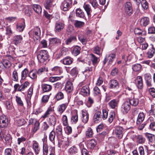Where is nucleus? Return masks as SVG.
<instances>
[{
	"mask_svg": "<svg viewBox=\"0 0 155 155\" xmlns=\"http://www.w3.org/2000/svg\"><path fill=\"white\" fill-rule=\"evenodd\" d=\"M151 48L150 49L147 53V57L149 58H152L155 53V49L154 48L153 45L151 44Z\"/></svg>",
	"mask_w": 155,
	"mask_h": 155,
	"instance_id": "nucleus-30",
	"label": "nucleus"
},
{
	"mask_svg": "<svg viewBox=\"0 0 155 155\" xmlns=\"http://www.w3.org/2000/svg\"><path fill=\"white\" fill-rule=\"evenodd\" d=\"M76 15L77 17L84 18L85 17L84 13L83 11L80 8H77L76 10Z\"/></svg>",
	"mask_w": 155,
	"mask_h": 155,
	"instance_id": "nucleus-23",
	"label": "nucleus"
},
{
	"mask_svg": "<svg viewBox=\"0 0 155 155\" xmlns=\"http://www.w3.org/2000/svg\"><path fill=\"white\" fill-rule=\"evenodd\" d=\"M54 0H47L45 4V8L47 9H50L53 5V2Z\"/></svg>",
	"mask_w": 155,
	"mask_h": 155,
	"instance_id": "nucleus-38",
	"label": "nucleus"
},
{
	"mask_svg": "<svg viewBox=\"0 0 155 155\" xmlns=\"http://www.w3.org/2000/svg\"><path fill=\"white\" fill-rule=\"evenodd\" d=\"M71 0H64L61 4V9L64 11H67L71 8L72 5Z\"/></svg>",
	"mask_w": 155,
	"mask_h": 155,
	"instance_id": "nucleus-2",
	"label": "nucleus"
},
{
	"mask_svg": "<svg viewBox=\"0 0 155 155\" xmlns=\"http://www.w3.org/2000/svg\"><path fill=\"white\" fill-rule=\"evenodd\" d=\"M83 7L86 12L87 15L88 16L90 15L92 11L90 5L89 4L84 3Z\"/></svg>",
	"mask_w": 155,
	"mask_h": 155,
	"instance_id": "nucleus-34",
	"label": "nucleus"
},
{
	"mask_svg": "<svg viewBox=\"0 0 155 155\" xmlns=\"http://www.w3.org/2000/svg\"><path fill=\"white\" fill-rule=\"evenodd\" d=\"M135 83L138 89H142L143 87V81L140 76H137L135 80Z\"/></svg>",
	"mask_w": 155,
	"mask_h": 155,
	"instance_id": "nucleus-8",
	"label": "nucleus"
},
{
	"mask_svg": "<svg viewBox=\"0 0 155 155\" xmlns=\"http://www.w3.org/2000/svg\"><path fill=\"white\" fill-rule=\"evenodd\" d=\"M49 41L51 45L60 44L61 42V40L57 38H51L49 39Z\"/></svg>",
	"mask_w": 155,
	"mask_h": 155,
	"instance_id": "nucleus-37",
	"label": "nucleus"
},
{
	"mask_svg": "<svg viewBox=\"0 0 155 155\" xmlns=\"http://www.w3.org/2000/svg\"><path fill=\"white\" fill-rule=\"evenodd\" d=\"M33 88L32 87H30L28 89V100H30L33 94Z\"/></svg>",
	"mask_w": 155,
	"mask_h": 155,
	"instance_id": "nucleus-64",
	"label": "nucleus"
},
{
	"mask_svg": "<svg viewBox=\"0 0 155 155\" xmlns=\"http://www.w3.org/2000/svg\"><path fill=\"white\" fill-rule=\"evenodd\" d=\"M90 59L94 65L98 63V58L92 54H90Z\"/></svg>",
	"mask_w": 155,
	"mask_h": 155,
	"instance_id": "nucleus-40",
	"label": "nucleus"
},
{
	"mask_svg": "<svg viewBox=\"0 0 155 155\" xmlns=\"http://www.w3.org/2000/svg\"><path fill=\"white\" fill-rule=\"evenodd\" d=\"M29 83L28 81H25L24 83L20 85V87L18 88V91H24L29 85Z\"/></svg>",
	"mask_w": 155,
	"mask_h": 155,
	"instance_id": "nucleus-35",
	"label": "nucleus"
},
{
	"mask_svg": "<svg viewBox=\"0 0 155 155\" xmlns=\"http://www.w3.org/2000/svg\"><path fill=\"white\" fill-rule=\"evenodd\" d=\"M0 138L2 139L4 138L5 140L7 143H11L12 142V138L11 135L8 134L5 135L4 131H2L0 133Z\"/></svg>",
	"mask_w": 155,
	"mask_h": 155,
	"instance_id": "nucleus-6",
	"label": "nucleus"
},
{
	"mask_svg": "<svg viewBox=\"0 0 155 155\" xmlns=\"http://www.w3.org/2000/svg\"><path fill=\"white\" fill-rule=\"evenodd\" d=\"M16 101L18 105L21 106H23V103L20 97L18 96H15Z\"/></svg>",
	"mask_w": 155,
	"mask_h": 155,
	"instance_id": "nucleus-57",
	"label": "nucleus"
},
{
	"mask_svg": "<svg viewBox=\"0 0 155 155\" xmlns=\"http://www.w3.org/2000/svg\"><path fill=\"white\" fill-rule=\"evenodd\" d=\"M33 35V39L34 40H38L40 38L41 31L39 28L35 27L31 32Z\"/></svg>",
	"mask_w": 155,
	"mask_h": 155,
	"instance_id": "nucleus-3",
	"label": "nucleus"
},
{
	"mask_svg": "<svg viewBox=\"0 0 155 155\" xmlns=\"http://www.w3.org/2000/svg\"><path fill=\"white\" fill-rule=\"evenodd\" d=\"M68 105V104L66 103L62 104L58 106L57 110L59 114H61L66 109Z\"/></svg>",
	"mask_w": 155,
	"mask_h": 155,
	"instance_id": "nucleus-24",
	"label": "nucleus"
},
{
	"mask_svg": "<svg viewBox=\"0 0 155 155\" xmlns=\"http://www.w3.org/2000/svg\"><path fill=\"white\" fill-rule=\"evenodd\" d=\"M26 138L24 137L21 136L18 137L17 139L18 144L20 145L21 143L26 141Z\"/></svg>",
	"mask_w": 155,
	"mask_h": 155,
	"instance_id": "nucleus-63",
	"label": "nucleus"
},
{
	"mask_svg": "<svg viewBox=\"0 0 155 155\" xmlns=\"http://www.w3.org/2000/svg\"><path fill=\"white\" fill-rule=\"evenodd\" d=\"M150 22L149 19L147 17H144L141 18L140 21V24L142 26H146Z\"/></svg>",
	"mask_w": 155,
	"mask_h": 155,
	"instance_id": "nucleus-18",
	"label": "nucleus"
},
{
	"mask_svg": "<svg viewBox=\"0 0 155 155\" xmlns=\"http://www.w3.org/2000/svg\"><path fill=\"white\" fill-rule=\"evenodd\" d=\"M145 140V138L142 135H138L137 138V141L139 143H144Z\"/></svg>",
	"mask_w": 155,
	"mask_h": 155,
	"instance_id": "nucleus-53",
	"label": "nucleus"
},
{
	"mask_svg": "<svg viewBox=\"0 0 155 155\" xmlns=\"http://www.w3.org/2000/svg\"><path fill=\"white\" fill-rule=\"evenodd\" d=\"M78 38L80 41L83 44H86L87 39L83 34H80L78 35Z\"/></svg>",
	"mask_w": 155,
	"mask_h": 155,
	"instance_id": "nucleus-29",
	"label": "nucleus"
},
{
	"mask_svg": "<svg viewBox=\"0 0 155 155\" xmlns=\"http://www.w3.org/2000/svg\"><path fill=\"white\" fill-rule=\"evenodd\" d=\"M25 123L26 121L23 118L18 119L16 120L17 124L19 126L23 125Z\"/></svg>",
	"mask_w": 155,
	"mask_h": 155,
	"instance_id": "nucleus-52",
	"label": "nucleus"
},
{
	"mask_svg": "<svg viewBox=\"0 0 155 155\" xmlns=\"http://www.w3.org/2000/svg\"><path fill=\"white\" fill-rule=\"evenodd\" d=\"M141 68V65L139 64H137L134 65L132 67L133 71H140Z\"/></svg>",
	"mask_w": 155,
	"mask_h": 155,
	"instance_id": "nucleus-51",
	"label": "nucleus"
},
{
	"mask_svg": "<svg viewBox=\"0 0 155 155\" xmlns=\"http://www.w3.org/2000/svg\"><path fill=\"white\" fill-rule=\"evenodd\" d=\"M22 40V37L21 35H16L13 38V42L15 45H17L20 43Z\"/></svg>",
	"mask_w": 155,
	"mask_h": 155,
	"instance_id": "nucleus-15",
	"label": "nucleus"
},
{
	"mask_svg": "<svg viewBox=\"0 0 155 155\" xmlns=\"http://www.w3.org/2000/svg\"><path fill=\"white\" fill-rule=\"evenodd\" d=\"M88 1L94 9L99 8V5L96 0H88Z\"/></svg>",
	"mask_w": 155,
	"mask_h": 155,
	"instance_id": "nucleus-45",
	"label": "nucleus"
},
{
	"mask_svg": "<svg viewBox=\"0 0 155 155\" xmlns=\"http://www.w3.org/2000/svg\"><path fill=\"white\" fill-rule=\"evenodd\" d=\"M64 25L63 23L59 22L56 23L55 26V31L56 32H59L63 29Z\"/></svg>",
	"mask_w": 155,
	"mask_h": 155,
	"instance_id": "nucleus-11",
	"label": "nucleus"
},
{
	"mask_svg": "<svg viewBox=\"0 0 155 155\" xmlns=\"http://www.w3.org/2000/svg\"><path fill=\"white\" fill-rule=\"evenodd\" d=\"M58 138H61L62 136V127L61 126H58L54 131Z\"/></svg>",
	"mask_w": 155,
	"mask_h": 155,
	"instance_id": "nucleus-16",
	"label": "nucleus"
},
{
	"mask_svg": "<svg viewBox=\"0 0 155 155\" xmlns=\"http://www.w3.org/2000/svg\"><path fill=\"white\" fill-rule=\"evenodd\" d=\"M16 26L17 29L18 31L20 32L23 31L25 26L24 21L21 23L17 24Z\"/></svg>",
	"mask_w": 155,
	"mask_h": 155,
	"instance_id": "nucleus-32",
	"label": "nucleus"
},
{
	"mask_svg": "<svg viewBox=\"0 0 155 155\" xmlns=\"http://www.w3.org/2000/svg\"><path fill=\"white\" fill-rule=\"evenodd\" d=\"M2 63L4 67L6 68H9L11 66L10 62L7 60H4Z\"/></svg>",
	"mask_w": 155,
	"mask_h": 155,
	"instance_id": "nucleus-47",
	"label": "nucleus"
},
{
	"mask_svg": "<svg viewBox=\"0 0 155 155\" xmlns=\"http://www.w3.org/2000/svg\"><path fill=\"white\" fill-rule=\"evenodd\" d=\"M72 83L70 81H68L65 84V89L66 91L68 93H70L73 90Z\"/></svg>",
	"mask_w": 155,
	"mask_h": 155,
	"instance_id": "nucleus-19",
	"label": "nucleus"
},
{
	"mask_svg": "<svg viewBox=\"0 0 155 155\" xmlns=\"http://www.w3.org/2000/svg\"><path fill=\"white\" fill-rule=\"evenodd\" d=\"M142 8L144 10H147L148 8V4L146 0H142L141 2Z\"/></svg>",
	"mask_w": 155,
	"mask_h": 155,
	"instance_id": "nucleus-49",
	"label": "nucleus"
},
{
	"mask_svg": "<svg viewBox=\"0 0 155 155\" xmlns=\"http://www.w3.org/2000/svg\"><path fill=\"white\" fill-rule=\"evenodd\" d=\"M123 128L122 127L116 126L114 130L116 137L118 138H121L123 135Z\"/></svg>",
	"mask_w": 155,
	"mask_h": 155,
	"instance_id": "nucleus-5",
	"label": "nucleus"
},
{
	"mask_svg": "<svg viewBox=\"0 0 155 155\" xmlns=\"http://www.w3.org/2000/svg\"><path fill=\"white\" fill-rule=\"evenodd\" d=\"M80 50L81 48L78 46H76L73 48L72 54L74 56H77L80 53Z\"/></svg>",
	"mask_w": 155,
	"mask_h": 155,
	"instance_id": "nucleus-43",
	"label": "nucleus"
},
{
	"mask_svg": "<svg viewBox=\"0 0 155 155\" xmlns=\"http://www.w3.org/2000/svg\"><path fill=\"white\" fill-rule=\"evenodd\" d=\"M72 62V59L70 57H66L61 61V62L64 65H70Z\"/></svg>",
	"mask_w": 155,
	"mask_h": 155,
	"instance_id": "nucleus-27",
	"label": "nucleus"
},
{
	"mask_svg": "<svg viewBox=\"0 0 155 155\" xmlns=\"http://www.w3.org/2000/svg\"><path fill=\"white\" fill-rule=\"evenodd\" d=\"M133 13V10L131 3L130 2H127V16H130Z\"/></svg>",
	"mask_w": 155,
	"mask_h": 155,
	"instance_id": "nucleus-13",
	"label": "nucleus"
},
{
	"mask_svg": "<svg viewBox=\"0 0 155 155\" xmlns=\"http://www.w3.org/2000/svg\"><path fill=\"white\" fill-rule=\"evenodd\" d=\"M12 80L14 81H17L18 80V73L16 70H14L12 74Z\"/></svg>",
	"mask_w": 155,
	"mask_h": 155,
	"instance_id": "nucleus-48",
	"label": "nucleus"
},
{
	"mask_svg": "<svg viewBox=\"0 0 155 155\" xmlns=\"http://www.w3.org/2000/svg\"><path fill=\"white\" fill-rule=\"evenodd\" d=\"M73 24L75 27L78 28L84 26L85 23L83 21L76 20L74 21Z\"/></svg>",
	"mask_w": 155,
	"mask_h": 155,
	"instance_id": "nucleus-31",
	"label": "nucleus"
},
{
	"mask_svg": "<svg viewBox=\"0 0 155 155\" xmlns=\"http://www.w3.org/2000/svg\"><path fill=\"white\" fill-rule=\"evenodd\" d=\"M118 101L114 99L108 103L109 106L112 109H115L117 107Z\"/></svg>",
	"mask_w": 155,
	"mask_h": 155,
	"instance_id": "nucleus-28",
	"label": "nucleus"
},
{
	"mask_svg": "<svg viewBox=\"0 0 155 155\" xmlns=\"http://www.w3.org/2000/svg\"><path fill=\"white\" fill-rule=\"evenodd\" d=\"M52 87L51 85L48 84H44L41 86L42 89L44 92L50 91L51 90Z\"/></svg>",
	"mask_w": 155,
	"mask_h": 155,
	"instance_id": "nucleus-26",
	"label": "nucleus"
},
{
	"mask_svg": "<svg viewBox=\"0 0 155 155\" xmlns=\"http://www.w3.org/2000/svg\"><path fill=\"white\" fill-rule=\"evenodd\" d=\"M78 73V70L76 67L73 68L71 71V74L74 77H76Z\"/></svg>",
	"mask_w": 155,
	"mask_h": 155,
	"instance_id": "nucleus-55",
	"label": "nucleus"
},
{
	"mask_svg": "<svg viewBox=\"0 0 155 155\" xmlns=\"http://www.w3.org/2000/svg\"><path fill=\"white\" fill-rule=\"evenodd\" d=\"M56 133L55 131H52L49 134V140L53 143L54 142V139L56 136Z\"/></svg>",
	"mask_w": 155,
	"mask_h": 155,
	"instance_id": "nucleus-44",
	"label": "nucleus"
},
{
	"mask_svg": "<svg viewBox=\"0 0 155 155\" xmlns=\"http://www.w3.org/2000/svg\"><path fill=\"white\" fill-rule=\"evenodd\" d=\"M81 94L84 96L88 95L90 94L89 87L87 86H83L81 90Z\"/></svg>",
	"mask_w": 155,
	"mask_h": 155,
	"instance_id": "nucleus-14",
	"label": "nucleus"
},
{
	"mask_svg": "<svg viewBox=\"0 0 155 155\" xmlns=\"http://www.w3.org/2000/svg\"><path fill=\"white\" fill-rule=\"evenodd\" d=\"M129 103L133 106H137L138 104L139 101L137 99L134 98H129Z\"/></svg>",
	"mask_w": 155,
	"mask_h": 155,
	"instance_id": "nucleus-39",
	"label": "nucleus"
},
{
	"mask_svg": "<svg viewBox=\"0 0 155 155\" xmlns=\"http://www.w3.org/2000/svg\"><path fill=\"white\" fill-rule=\"evenodd\" d=\"M71 120L74 123H76L78 120V116L77 114H73L71 117Z\"/></svg>",
	"mask_w": 155,
	"mask_h": 155,
	"instance_id": "nucleus-60",
	"label": "nucleus"
},
{
	"mask_svg": "<svg viewBox=\"0 0 155 155\" xmlns=\"http://www.w3.org/2000/svg\"><path fill=\"white\" fill-rule=\"evenodd\" d=\"M145 117V115L143 113H140L137 118V124H140L143 121Z\"/></svg>",
	"mask_w": 155,
	"mask_h": 155,
	"instance_id": "nucleus-20",
	"label": "nucleus"
},
{
	"mask_svg": "<svg viewBox=\"0 0 155 155\" xmlns=\"http://www.w3.org/2000/svg\"><path fill=\"white\" fill-rule=\"evenodd\" d=\"M101 112L100 111H96L93 116V120L94 122L97 123L101 120Z\"/></svg>",
	"mask_w": 155,
	"mask_h": 155,
	"instance_id": "nucleus-17",
	"label": "nucleus"
},
{
	"mask_svg": "<svg viewBox=\"0 0 155 155\" xmlns=\"http://www.w3.org/2000/svg\"><path fill=\"white\" fill-rule=\"evenodd\" d=\"M43 155H47L48 152V147L46 144L43 143Z\"/></svg>",
	"mask_w": 155,
	"mask_h": 155,
	"instance_id": "nucleus-59",
	"label": "nucleus"
},
{
	"mask_svg": "<svg viewBox=\"0 0 155 155\" xmlns=\"http://www.w3.org/2000/svg\"><path fill=\"white\" fill-rule=\"evenodd\" d=\"M82 121L84 124L86 123L89 119V114L86 110H82Z\"/></svg>",
	"mask_w": 155,
	"mask_h": 155,
	"instance_id": "nucleus-10",
	"label": "nucleus"
},
{
	"mask_svg": "<svg viewBox=\"0 0 155 155\" xmlns=\"http://www.w3.org/2000/svg\"><path fill=\"white\" fill-rule=\"evenodd\" d=\"M8 119L6 116L2 115L0 117V127L2 128H5L8 125Z\"/></svg>",
	"mask_w": 155,
	"mask_h": 155,
	"instance_id": "nucleus-7",
	"label": "nucleus"
},
{
	"mask_svg": "<svg viewBox=\"0 0 155 155\" xmlns=\"http://www.w3.org/2000/svg\"><path fill=\"white\" fill-rule=\"evenodd\" d=\"M51 70L54 75L60 74L62 73V68L58 66L54 67Z\"/></svg>",
	"mask_w": 155,
	"mask_h": 155,
	"instance_id": "nucleus-12",
	"label": "nucleus"
},
{
	"mask_svg": "<svg viewBox=\"0 0 155 155\" xmlns=\"http://www.w3.org/2000/svg\"><path fill=\"white\" fill-rule=\"evenodd\" d=\"M78 149L75 146H73L71 147L68 150L69 153L71 155L75 154L78 152Z\"/></svg>",
	"mask_w": 155,
	"mask_h": 155,
	"instance_id": "nucleus-42",
	"label": "nucleus"
},
{
	"mask_svg": "<svg viewBox=\"0 0 155 155\" xmlns=\"http://www.w3.org/2000/svg\"><path fill=\"white\" fill-rule=\"evenodd\" d=\"M32 148L36 155L39 154L41 148L38 142L35 140H33L32 141Z\"/></svg>",
	"mask_w": 155,
	"mask_h": 155,
	"instance_id": "nucleus-4",
	"label": "nucleus"
},
{
	"mask_svg": "<svg viewBox=\"0 0 155 155\" xmlns=\"http://www.w3.org/2000/svg\"><path fill=\"white\" fill-rule=\"evenodd\" d=\"M63 77V76L60 77H51L49 78V80L50 82H54L60 80Z\"/></svg>",
	"mask_w": 155,
	"mask_h": 155,
	"instance_id": "nucleus-46",
	"label": "nucleus"
},
{
	"mask_svg": "<svg viewBox=\"0 0 155 155\" xmlns=\"http://www.w3.org/2000/svg\"><path fill=\"white\" fill-rule=\"evenodd\" d=\"M32 8L34 11L38 14H40L41 13L42 8L39 5H33Z\"/></svg>",
	"mask_w": 155,
	"mask_h": 155,
	"instance_id": "nucleus-33",
	"label": "nucleus"
},
{
	"mask_svg": "<svg viewBox=\"0 0 155 155\" xmlns=\"http://www.w3.org/2000/svg\"><path fill=\"white\" fill-rule=\"evenodd\" d=\"M97 143V141L94 139L88 140L87 143L88 148L90 149H93L96 146Z\"/></svg>",
	"mask_w": 155,
	"mask_h": 155,
	"instance_id": "nucleus-9",
	"label": "nucleus"
},
{
	"mask_svg": "<svg viewBox=\"0 0 155 155\" xmlns=\"http://www.w3.org/2000/svg\"><path fill=\"white\" fill-rule=\"evenodd\" d=\"M39 123L38 121H35L33 130V131L35 133L39 129Z\"/></svg>",
	"mask_w": 155,
	"mask_h": 155,
	"instance_id": "nucleus-61",
	"label": "nucleus"
},
{
	"mask_svg": "<svg viewBox=\"0 0 155 155\" xmlns=\"http://www.w3.org/2000/svg\"><path fill=\"white\" fill-rule=\"evenodd\" d=\"M28 73V71L27 69L25 68L21 72V79H24L27 76Z\"/></svg>",
	"mask_w": 155,
	"mask_h": 155,
	"instance_id": "nucleus-54",
	"label": "nucleus"
},
{
	"mask_svg": "<svg viewBox=\"0 0 155 155\" xmlns=\"http://www.w3.org/2000/svg\"><path fill=\"white\" fill-rule=\"evenodd\" d=\"M134 32L135 35L141 36H145L146 35V32L143 30H141L139 28H135L134 30Z\"/></svg>",
	"mask_w": 155,
	"mask_h": 155,
	"instance_id": "nucleus-21",
	"label": "nucleus"
},
{
	"mask_svg": "<svg viewBox=\"0 0 155 155\" xmlns=\"http://www.w3.org/2000/svg\"><path fill=\"white\" fill-rule=\"evenodd\" d=\"M110 87L111 88H117L119 87V84L117 81L115 80H110L109 83Z\"/></svg>",
	"mask_w": 155,
	"mask_h": 155,
	"instance_id": "nucleus-22",
	"label": "nucleus"
},
{
	"mask_svg": "<svg viewBox=\"0 0 155 155\" xmlns=\"http://www.w3.org/2000/svg\"><path fill=\"white\" fill-rule=\"evenodd\" d=\"M94 53L98 55H100L102 53L101 48L98 46H97L94 48Z\"/></svg>",
	"mask_w": 155,
	"mask_h": 155,
	"instance_id": "nucleus-58",
	"label": "nucleus"
},
{
	"mask_svg": "<svg viewBox=\"0 0 155 155\" xmlns=\"http://www.w3.org/2000/svg\"><path fill=\"white\" fill-rule=\"evenodd\" d=\"M93 131L91 127H88L86 131L85 135L87 138H90L92 137L93 135Z\"/></svg>",
	"mask_w": 155,
	"mask_h": 155,
	"instance_id": "nucleus-41",
	"label": "nucleus"
},
{
	"mask_svg": "<svg viewBox=\"0 0 155 155\" xmlns=\"http://www.w3.org/2000/svg\"><path fill=\"white\" fill-rule=\"evenodd\" d=\"M115 117V113L113 111H112L110 113V116L108 119V121L111 123L113 121Z\"/></svg>",
	"mask_w": 155,
	"mask_h": 155,
	"instance_id": "nucleus-56",
	"label": "nucleus"
},
{
	"mask_svg": "<svg viewBox=\"0 0 155 155\" xmlns=\"http://www.w3.org/2000/svg\"><path fill=\"white\" fill-rule=\"evenodd\" d=\"M146 136L147 138L149 141L151 142L153 141V139L154 138V135L146 133Z\"/></svg>",
	"mask_w": 155,
	"mask_h": 155,
	"instance_id": "nucleus-62",
	"label": "nucleus"
},
{
	"mask_svg": "<svg viewBox=\"0 0 155 155\" xmlns=\"http://www.w3.org/2000/svg\"><path fill=\"white\" fill-rule=\"evenodd\" d=\"M48 122L50 125L54 127L56 122V119L55 117L53 115H51Z\"/></svg>",
	"mask_w": 155,
	"mask_h": 155,
	"instance_id": "nucleus-25",
	"label": "nucleus"
},
{
	"mask_svg": "<svg viewBox=\"0 0 155 155\" xmlns=\"http://www.w3.org/2000/svg\"><path fill=\"white\" fill-rule=\"evenodd\" d=\"M53 111V109H52L51 107H49L44 114L41 117L44 119L48 117L51 113Z\"/></svg>",
	"mask_w": 155,
	"mask_h": 155,
	"instance_id": "nucleus-36",
	"label": "nucleus"
},
{
	"mask_svg": "<svg viewBox=\"0 0 155 155\" xmlns=\"http://www.w3.org/2000/svg\"><path fill=\"white\" fill-rule=\"evenodd\" d=\"M48 55L47 51L42 50L40 51L37 55L38 61L40 63L45 62L48 58Z\"/></svg>",
	"mask_w": 155,
	"mask_h": 155,
	"instance_id": "nucleus-1",
	"label": "nucleus"
},
{
	"mask_svg": "<svg viewBox=\"0 0 155 155\" xmlns=\"http://www.w3.org/2000/svg\"><path fill=\"white\" fill-rule=\"evenodd\" d=\"M64 95L62 92L61 91L58 92L56 94L55 97L57 100L58 101L64 98Z\"/></svg>",
	"mask_w": 155,
	"mask_h": 155,
	"instance_id": "nucleus-50",
	"label": "nucleus"
}]
</instances>
